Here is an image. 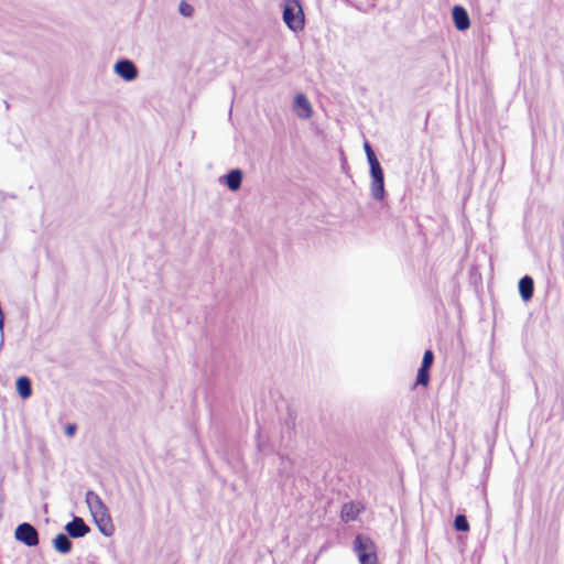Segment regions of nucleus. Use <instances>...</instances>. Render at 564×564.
Here are the masks:
<instances>
[{"instance_id":"nucleus-8","label":"nucleus","mask_w":564,"mask_h":564,"mask_svg":"<svg viewBox=\"0 0 564 564\" xmlns=\"http://www.w3.org/2000/svg\"><path fill=\"white\" fill-rule=\"evenodd\" d=\"M66 534L72 539H80L90 532L89 525L83 518L73 516L72 521L67 522L64 527Z\"/></svg>"},{"instance_id":"nucleus-9","label":"nucleus","mask_w":564,"mask_h":564,"mask_svg":"<svg viewBox=\"0 0 564 564\" xmlns=\"http://www.w3.org/2000/svg\"><path fill=\"white\" fill-rule=\"evenodd\" d=\"M293 110L301 119H308L313 115V108L305 94L297 93L293 99Z\"/></svg>"},{"instance_id":"nucleus-23","label":"nucleus","mask_w":564,"mask_h":564,"mask_svg":"<svg viewBox=\"0 0 564 564\" xmlns=\"http://www.w3.org/2000/svg\"><path fill=\"white\" fill-rule=\"evenodd\" d=\"M77 431V426L76 424H68L66 427H65V434L67 436H74L75 433Z\"/></svg>"},{"instance_id":"nucleus-17","label":"nucleus","mask_w":564,"mask_h":564,"mask_svg":"<svg viewBox=\"0 0 564 564\" xmlns=\"http://www.w3.org/2000/svg\"><path fill=\"white\" fill-rule=\"evenodd\" d=\"M453 527L458 532L469 531V522L466 516L458 513L454 519Z\"/></svg>"},{"instance_id":"nucleus-21","label":"nucleus","mask_w":564,"mask_h":564,"mask_svg":"<svg viewBox=\"0 0 564 564\" xmlns=\"http://www.w3.org/2000/svg\"><path fill=\"white\" fill-rule=\"evenodd\" d=\"M256 442H257V448H258L259 453L269 454L272 451V447L269 445V443L262 441L261 433L259 430L256 435Z\"/></svg>"},{"instance_id":"nucleus-14","label":"nucleus","mask_w":564,"mask_h":564,"mask_svg":"<svg viewBox=\"0 0 564 564\" xmlns=\"http://www.w3.org/2000/svg\"><path fill=\"white\" fill-rule=\"evenodd\" d=\"M15 389L19 397L23 400L31 398L32 395V381L26 376H20L15 380Z\"/></svg>"},{"instance_id":"nucleus-11","label":"nucleus","mask_w":564,"mask_h":564,"mask_svg":"<svg viewBox=\"0 0 564 564\" xmlns=\"http://www.w3.org/2000/svg\"><path fill=\"white\" fill-rule=\"evenodd\" d=\"M224 185L231 192H236L241 187L243 181V172L241 169H231L223 177Z\"/></svg>"},{"instance_id":"nucleus-20","label":"nucleus","mask_w":564,"mask_h":564,"mask_svg":"<svg viewBox=\"0 0 564 564\" xmlns=\"http://www.w3.org/2000/svg\"><path fill=\"white\" fill-rule=\"evenodd\" d=\"M178 12L185 18H191L194 14V7L186 0H182L178 4Z\"/></svg>"},{"instance_id":"nucleus-15","label":"nucleus","mask_w":564,"mask_h":564,"mask_svg":"<svg viewBox=\"0 0 564 564\" xmlns=\"http://www.w3.org/2000/svg\"><path fill=\"white\" fill-rule=\"evenodd\" d=\"M280 465L278 468L279 475L285 480L291 479L293 477L294 462L285 456L284 454H280Z\"/></svg>"},{"instance_id":"nucleus-5","label":"nucleus","mask_w":564,"mask_h":564,"mask_svg":"<svg viewBox=\"0 0 564 564\" xmlns=\"http://www.w3.org/2000/svg\"><path fill=\"white\" fill-rule=\"evenodd\" d=\"M14 538L29 547L37 546L40 543L37 530L29 522H22L15 528Z\"/></svg>"},{"instance_id":"nucleus-4","label":"nucleus","mask_w":564,"mask_h":564,"mask_svg":"<svg viewBox=\"0 0 564 564\" xmlns=\"http://www.w3.org/2000/svg\"><path fill=\"white\" fill-rule=\"evenodd\" d=\"M371 184L370 192L375 200L381 202L386 198L384 172L381 165L369 167Z\"/></svg>"},{"instance_id":"nucleus-18","label":"nucleus","mask_w":564,"mask_h":564,"mask_svg":"<svg viewBox=\"0 0 564 564\" xmlns=\"http://www.w3.org/2000/svg\"><path fill=\"white\" fill-rule=\"evenodd\" d=\"M364 149H365V153L367 156L369 167L375 166V165H381L372 147L370 145V143L368 141H365Z\"/></svg>"},{"instance_id":"nucleus-12","label":"nucleus","mask_w":564,"mask_h":564,"mask_svg":"<svg viewBox=\"0 0 564 564\" xmlns=\"http://www.w3.org/2000/svg\"><path fill=\"white\" fill-rule=\"evenodd\" d=\"M518 290L523 302L531 301L534 294V281L532 276L528 274L523 275L519 280Z\"/></svg>"},{"instance_id":"nucleus-1","label":"nucleus","mask_w":564,"mask_h":564,"mask_svg":"<svg viewBox=\"0 0 564 564\" xmlns=\"http://www.w3.org/2000/svg\"><path fill=\"white\" fill-rule=\"evenodd\" d=\"M85 501L100 533L105 536H111L115 528L108 508L102 499L95 491L88 490Z\"/></svg>"},{"instance_id":"nucleus-6","label":"nucleus","mask_w":564,"mask_h":564,"mask_svg":"<svg viewBox=\"0 0 564 564\" xmlns=\"http://www.w3.org/2000/svg\"><path fill=\"white\" fill-rule=\"evenodd\" d=\"M113 72L124 82H132L139 75L135 64L131 59L124 57L115 63Z\"/></svg>"},{"instance_id":"nucleus-7","label":"nucleus","mask_w":564,"mask_h":564,"mask_svg":"<svg viewBox=\"0 0 564 564\" xmlns=\"http://www.w3.org/2000/svg\"><path fill=\"white\" fill-rule=\"evenodd\" d=\"M296 426V413L291 408H288L286 415L281 423V442L289 446L291 443Z\"/></svg>"},{"instance_id":"nucleus-3","label":"nucleus","mask_w":564,"mask_h":564,"mask_svg":"<svg viewBox=\"0 0 564 564\" xmlns=\"http://www.w3.org/2000/svg\"><path fill=\"white\" fill-rule=\"evenodd\" d=\"M352 550L359 564H379L377 545L365 534H357L352 541Z\"/></svg>"},{"instance_id":"nucleus-22","label":"nucleus","mask_w":564,"mask_h":564,"mask_svg":"<svg viewBox=\"0 0 564 564\" xmlns=\"http://www.w3.org/2000/svg\"><path fill=\"white\" fill-rule=\"evenodd\" d=\"M433 362H434V352L432 351V349H426L423 354V358H422V362H421L420 367L430 370Z\"/></svg>"},{"instance_id":"nucleus-24","label":"nucleus","mask_w":564,"mask_h":564,"mask_svg":"<svg viewBox=\"0 0 564 564\" xmlns=\"http://www.w3.org/2000/svg\"><path fill=\"white\" fill-rule=\"evenodd\" d=\"M6 500V496L3 494V491L0 489V505L3 503Z\"/></svg>"},{"instance_id":"nucleus-16","label":"nucleus","mask_w":564,"mask_h":564,"mask_svg":"<svg viewBox=\"0 0 564 564\" xmlns=\"http://www.w3.org/2000/svg\"><path fill=\"white\" fill-rule=\"evenodd\" d=\"M341 520L345 522L354 521L358 517V510L352 503H344L340 512Z\"/></svg>"},{"instance_id":"nucleus-13","label":"nucleus","mask_w":564,"mask_h":564,"mask_svg":"<svg viewBox=\"0 0 564 564\" xmlns=\"http://www.w3.org/2000/svg\"><path fill=\"white\" fill-rule=\"evenodd\" d=\"M53 547L57 553L66 555L72 552L73 543L66 533H58L53 539Z\"/></svg>"},{"instance_id":"nucleus-2","label":"nucleus","mask_w":564,"mask_h":564,"mask_svg":"<svg viewBox=\"0 0 564 564\" xmlns=\"http://www.w3.org/2000/svg\"><path fill=\"white\" fill-rule=\"evenodd\" d=\"M282 19L285 25L294 33L305 28V14L301 0H282Z\"/></svg>"},{"instance_id":"nucleus-19","label":"nucleus","mask_w":564,"mask_h":564,"mask_svg":"<svg viewBox=\"0 0 564 564\" xmlns=\"http://www.w3.org/2000/svg\"><path fill=\"white\" fill-rule=\"evenodd\" d=\"M430 370L420 367L417 369L416 378H415V384L416 386H423L426 387L430 382Z\"/></svg>"},{"instance_id":"nucleus-10","label":"nucleus","mask_w":564,"mask_h":564,"mask_svg":"<svg viewBox=\"0 0 564 564\" xmlns=\"http://www.w3.org/2000/svg\"><path fill=\"white\" fill-rule=\"evenodd\" d=\"M452 18L454 25L458 31H465L470 26V19L468 12L464 7L459 4L453 7Z\"/></svg>"}]
</instances>
